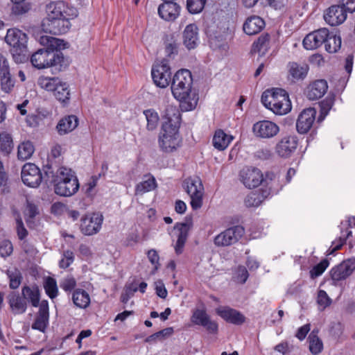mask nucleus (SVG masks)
<instances>
[{"label":"nucleus","mask_w":355,"mask_h":355,"mask_svg":"<svg viewBox=\"0 0 355 355\" xmlns=\"http://www.w3.org/2000/svg\"><path fill=\"white\" fill-rule=\"evenodd\" d=\"M46 178L43 177L40 168L33 163L25 164L21 169V180L23 182L30 187H38L42 179Z\"/></svg>","instance_id":"ddd939ff"},{"label":"nucleus","mask_w":355,"mask_h":355,"mask_svg":"<svg viewBox=\"0 0 355 355\" xmlns=\"http://www.w3.org/2000/svg\"><path fill=\"white\" fill-rule=\"evenodd\" d=\"M144 114L147 121L146 128L150 131L156 129L159 120L157 112L153 109H148L144 111Z\"/></svg>","instance_id":"a19ab883"},{"label":"nucleus","mask_w":355,"mask_h":355,"mask_svg":"<svg viewBox=\"0 0 355 355\" xmlns=\"http://www.w3.org/2000/svg\"><path fill=\"white\" fill-rule=\"evenodd\" d=\"M288 80L292 83L304 80L308 73L309 67L306 64H299L297 62L288 64Z\"/></svg>","instance_id":"cd10ccee"},{"label":"nucleus","mask_w":355,"mask_h":355,"mask_svg":"<svg viewBox=\"0 0 355 355\" xmlns=\"http://www.w3.org/2000/svg\"><path fill=\"white\" fill-rule=\"evenodd\" d=\"M329 30L320 28L308 34L303 40V46L307 50H313L324 44Z\"/></svg>","instance_id":"aec40b11"},{"label":"nucleus","mask_w":355,"mask_h":355,"mask_svg":"<svg viewBox=\"0 0 355 355\" xmlns=\"http://www.w3.org/2000/svg\"><path fill=\"white\" fill-rule=\"evenodd\" d=\"M207 0H187V8L191 14H198L202 11Z\"/></svg>","instance_id":"49530a36"},{"label":"nucleus","mask_w":355,"mask_h":355,"mask_svg":"<svg viewBox=\"0 0 355 355\" xmlns=\"http://www.w3.org/2000/svg\"><path fill=\"white\" fill-rule=\"evenodd\" d=\"M216 312L224 320L234 324H242L245 320L241 312L229 306L218 307L216 309Z\"/></svg>","instance_id":"5701e85b"},{"label":"nucleus","mask_w":355,"mask_h":355,"mask_svg":"<svg viewBox=\"0 0 355 355\" xmlns=\"http://www.w3.org/2000/svg\"><path fill=\"white\" fill-rule=\"evenodd\" d=\"M21 294L24 298L28 300L34 307H40V291L37 285L32 286H24L21 289Z\"/></svg>","instance_id":"2f4dec72"},{"label":"nucleus","mask_w":355,"mask_h":355,"mask_svg":"<svg viewBox=\"0 0 355 355\" xmlns=\"http://www.w3.org/2000/svg\"><path fill=\"white\" fill-rule=\"evenodd\" d=\"M35 37L41 45L46 46V49H58L64 48V46L63 40L42 33L37 34Z\"/></svg>","instance_id":"72a5a7b5"},{"label":"nucleus","mask_w":355,"mask_h":355,"mask_svg":"<svg viewBox=\"0 0 355 355\" xmlns=\"http://www.w3.org/2000/svg\"><path fill=\"white\" fill-rule=\"evenodd\" d=\"M37 214H38L37 207L32 203H28L26 209V215L28 216L27 223H29L30 219L35 218Z\"/></svg>","instance_id":"338daca9"},{"label":"nucleus","mask_w":355,"mask_h":355,"mask_svg":"<svg viewBox=\"0 0 355 355\" xmlns=\"http://www.w3.org/2000/svg\"><path fill=\"white\" fill-rule=\"evenodd\" d=\"M347 15L343 8L340 6L334 5L327 9L324 18L327 24L334 26L343 23L347 19Z\"/></svg>","instance_id":"b1692460"},{"label":"nucleus","mask_w":355,"mask_h":355,"mask_svg":"<svg viewBox=\"0 0 355 355\" xmlns=\"http://www.w3.org/2000/svg\"><path fill=\"white\" fill-rule=\"evenodd\" d=\"M16 229L19 239L23 240L27 236L28 231L25 228L20 217H18L16 219Z\"/></svg>","instance_id":"052dcab7"},{"label":"nucleus","mask_w":355,"mask_h":355,"mask_svg":"<svg viewBox=\"0 0 355 355\" xmlns=\"http://www.w3.org/2000/svg\"><path fill=\"white\" fill-rule=\"evenodd\" d=\"M318 331H312L309 336V350L314 354H320L323 349V343L318 336Z\"/></svg>","instance_id":"58836bf2"},{"label":"nucleus","mask_w":355,"mask_h":355,"mask_svg":"<svg viewBox=\"0 0 355 355\" xmlns=\"http://www.w3.org/2000/svg\"><path fill=\"white\" fill-rule=\"evenodd\" d=\"M56 99L62 103H66L69 100V89L66 83H61L53 92Z\"/></svg>","instance_id":"c03bdc74"},{"label":"nucleus","mask_w":355,"mask_h":355,"mask_svg":"<svg viewBox=\"0 0 355 355\" xmlns=\"http://www.w3.org/2000/svg\"><path fill=\"white\" fill-rule=\"evenodd\" d=\"M46 181L53 183L55 193L60 196L69 197L79 189V182L76 173L71 168L60 166L56 170L46 165L44 169Z\"/></svg>","instance_id":"7ed1b4c3"},{"label":"nucleus","mask_w":355,"mask_h":355,"mask_svg":"<svg viewBox=\"0 0 355 355\" xmlns=\"http://www.w3.org/2000/svg\"><path fill=\"white\" fill-rule=\"evenodd\" d=\"M0 80L1 89L6 93L10 92L15 85V81L12 79L10 71H8V74L0 75Z\"/></svg>","instance_id":"3c124183"},{"label":"nucleus","mask_w":355,"mask_h":355,"mask_svg":"<svg viewBox=\"0 0 355 355\" xmlns=\"http://www.w3.org/2000/svg\"><path fill=\"white\" fill-rule=\"evenodd\" d=\"M182 42L188 50L196 49L200 44L199 29L196 24L186 26L182 33Z\"/></svg>","instance_id":"a211bd4d"},{"label":"nucleus","mask_w":355,"mask_h":355,"mask_svg":"<svg viewBox=\"0 0 355 355\" xmlns=\"http://www.w3.org/2000/svg\"><path fill=\"white\" fill-rule=\"evenodd\" d=\"M338 6L345 10V12L352 13L355 12V0H340Z\"/></svg>","instance_id":"e2e57ef3"},{"label":"nucleus","mask_w":355,"mask_h":355,"mask_svg":"<svg viewBox=\"0 0 355 355\" xmlns=\"http://www.w3.org/2000/svg\"><path fill=\"white\" fill-rule=\"evenodd\" d=\"M352 232L351 230L347 231L346 235L340 236L338 239L334 241L331 247L327 250L328 254H333L336 251L340 250L343 244L346 242V239L351 236Z\"/></svg>","instance_id":"de8ad7c7"},{"label":"nucleus","mask_w":355,"mask_h":355,"mask_svg":"<svg viewBox=\"0 0 355 355\" xmlns=\"http://www.w3.org/2000/svg\"><path fill=\"white\" fill-rule=\"evenodd\" d=\"M317 302L319 306L324 309L330 305L331 300L324 291L320 290L318 293Z\"/></svg>","instance_id":"bf43d9fd"},{"label":"nucleus","mask_w":355,"mask_h":355,"mask_svg":"<svg viewBox=\"0 0 355 355\" xmlns=\"http://www.w3.org/2000/svg\"><path fill=\"white\" fill-rule=\"evenodd\" d=\"M264 199L263 193L254 191L250 192L244 200V204L247 207H256L261 205Z\"/></svg>","instance_id":"79ce46f5"},{"label":"nucleus","mask_w":355,"mask_h":355,"mask_svg":"<svg viewBox=\"0 0 355 355\" xmlns=\"http://www.w3.org/2000/svg\"><path fill=\"white\" fill-rule=\"evenodd\" d=\"M192 84L191 73L188 69L178 71L171 82L173 96L181 103L182 107L186 111L195 109L198 101V94L191 92Z\"/></svg>","instance_id":"20e7f679"},{"label":"nucleus","mask_w":355,"mask_h":355,"mask_svg":"<svg viewBox=\"0 0 355 355\" xmlns=\"http://www.w3.org/2000/svg\"><path fill=\"white\" fill-rule=\"evenodd\" d=\"M186 191L191 198V206L193 209H200L202 205L203 185L200 178H188L184 181Z\"/></svg>","instance_id":"6e6552de"},{"label":"nucleus","mask_w":355,"mask_h":355,"mask_svg":"<svg viewBox=\"0 0 355 355\" xmlns=\"http://www.w3.org/2000/svg\"><path fill=\"white\" fill-rule=\"evenodd\" d=\"M103 216L99 213L88 214L81 218L80 231L87 236L97 234L101 229Z\"/></svg>","instance_id":"f8f14e48"},{"label":"nucleus","mask_w":355,"mask_h":355,"mask_svg":"<svg viewBox=\"0 0 355 355\" xmlns=\"http://www.w3.org/2000/svg\"><path fill=\"white\" fill-rule=\"evenodd\" d=\"M141 241L139 232L137 230L132 231L128 234L124 241L126 246H133Z\"/></svg>","instance_id":"4d7b16f0"},{"label":"nucleus","mask_w":355,"mask_h":355,"mask_svg":"<svg viewBox=\"0 0 355 355\" xmlns=\"http://www.w3.org/2000/svg\"><path fill=\"white\" fill-rule=\"evenodd\" d=\"M240 178L246 187L251 189L257 187L263 182V175L257 168L245 167L241 171Z\"/></svg>","instance_id":"dca6fc26"},{"label":"nucleus","mask_w":355,"mask_h":355,"mask_svg":"<svg viewBox=\"0 0 355 355\" xmlns=\"http://www.w3.org/2000/svg\"><path fill=\"white\" fill-rule=\"evenodd\" d=\"M355 270V259H347L341 263L333 267L330 271V275L334 284L345 279Z\"/></svg>","instance_id":"f3484780"},{"label":"nucleus","mask_w":355,"mask_h":355,"mask_svg":"<svg viewBox=\"0 0 355 355\" xmlns=\"http://www.w3.org/2000/svg\"><path fill=\"white\" fill-rule=\"evenodd\" d=\"M8 303L15 315L23 314L27 309V302L17 292H11L7 296Z\"/></svg>","instance_id":"a878e982"},{"label":"nucleus","mask_w":355,"mask_h":355,"mask_svg":"<svg viewBox=\"0 0 355 355\" xmlns=\"http://www.w3.org/2000/svg\"><path fill=\"white\" fill-rule=\"evenodd\" d=\"M334 98H327L320 104V116L324 118L329 113V110L334 105Z\"/></svg>","instance_id":"6e6d98bb"},{"label":"nucleus","mask_w":355,"mask_h":355,"mask_svg":"<svg viewBox=\"0 0 355 355\" xmlns=\"http://www.w3.org/2000/svg\"><path fill=\"white\" fill-rule=\"evenodd\" d=\"M265 27V21L259 16L247 18L243 26V31L249 35H256Z\"/></svg>","instance_id":"c85d7f7f"},{"label":"nucleus","mask_w":355,"mask_h":355,"mask_svg":"<svg viewBox=\"0 0 355 355\" xmlns=\"http://www.w3.org/2000/svg\"><path fill=\"white\" fill-rule=\"evenodd\" d=\"M7 275L9 279V286L12 289L17 288L21 284L22 275L17 269L7 270Z\"/></svg>","instance_id":"a18cd8bd"},{"label":"nucleus","mask_w":355,"mask_h":355,"mask_svg":"<svg viewBox=\"0 0 355 355\" xmlns=\"http://www.w3.org/2000/svg\"><path fill=\"white\" fill-rule=\"evenodd\" d=\"M13 149V141L11 135L2 132L0 139V150L6 155H8Z\"/></svg>","instance_id":"37998d69"},{"label":"nucleus","mask_w":355,"mask_h":355,"mask_svg":"<svg viewBox=\"0 0 355 355\" xmlns=\"http://www.w3.org/2000/svg\"><path fill=\"white\" fill-rule=\"evenodd\" d=\"M46 17L42 26L45 33L53 35L64 34L70 28V20L78 16V11L64 1L51 2L46 8Z\"/></svg>","instance_id":"f257e3e1"},{"label":"nucleus","mask_w":355,"mask_h":355,"mask_svg":"<svg viewBox=\"0 0 355 355\" xmlns=\"http://www.w3.org/2000/svg\"><path fill=\"white\" fill-rule=\"evenodd\" d=\"M147 257L151 264L153 266V272H155L160 267L159 256L157 251L155 249H151L146 252Z\"/></svg>","instance_id":"864d4df0"},{"label":"nucleus","mask_w":355,"mask_h":355,"mask_svg":"<svg viewBox=\"0 0 355 355\" xmlns=\"http://www.w3.org/2000/svg\"><path fill=\"white\" fill-rule=\"evenodd\" d=\"M244 228L236 225L227 228L215 236L214 243L217 247H225L236 243L244 234Z\"/></svg>","instance_id":"9b49d317"},{"label":"nucleus","mask_w":355,"mask_h":355,"mask_svg":"<svg viewBox=\"0 0 355 355\" xmlns=\"http://www.w3.org/2000/svg\"><path fill=\"white\" fill-rule=\"evenodd\" d=\"M6 42L11 47L10 52L16 62H23L28 51V36L17 28H10L5 37Z\"/></svg>","instance_id":"0eeeda50"},{"label":"nucleus","mask_w":355,"mask_h":355,"mask_svg":"<svg viewBox=\"0 0 355 355\" xmlns=\"http://www.w3.org/2000/svg\"><path fill=\"white\" fill-rule=\"evenodd\" d=\"M60 83L61 80L57 77L42 76L37 79V85L48 92H53Z\"/></svg>","instance_id":"c9c22d12"},{"label":"nucleus","mask_w":355,"mask_h":355,"mask_svg":"<svg viewBox=\"0 0 355 355\" xmlns=\"http://www.w3.org/2000/svg\"><path fill=\"white\" fill-rule=\"evenodd\" d=\"M316 110L309 107L304 110L298 116L296 127L297 131L301 133H306L312 127L315 119Z\"/></svg>","instance_id":"4be33fe9"},{"label":"nucleus","mask_w":355,"mask_h":355,"mask_svg":"<svg viewBox=\"0 0 355 355\" xmlns=\"http://www.w3.org/2000/svg\"><path fill=\"white\" fill-rule=\"evenodd\" d=\"M191 320L194 324L203 327L209 334H215L218 332L217 322L212 320L204 309H196L193 312Z\"/></svg>","instance_id":"4468645a"},{"label":"nucleus","mask_w":355,"mask_h":355,"mask_svg":"<svg viewBox=\"0 0 355 355\" xmlns=\"http://www.w3.org/2000/svg\"><path fill=\"white\" fill-rule=\"evenodd\" d=\"M49 324V308L47 300H42L40 304L38 312L36 313L35 318L31 327L33 329L38 330L41 332H45Z\"/></svg>","instance_id":"6ab92c4d"},{"label":"nucleus","mask_w":355,"mask_h":355,"mask_svg":"<svg viewBox=\"0 0 355 355\" xmlns=\"http://www.w3.org/2000/svg\"><path fill=\"white\" fill-rule=\"evenodd\" d=\"M193 226L191 218H186L184 223H176L174 226L173 237L176 239L174 245L175 251L177 254L182 253L184 245L188 239L189 232Z\"/></svg>","instance_id":"9d476101"},{"label":"nucleus","mask_w":355,"mask_h":355,"mask_svg":"<svg viewBox=\"0 0 355 355\" xmlns=\"http://www.w3.org/2000/svg\"><path fill=\"white\" fill-rule=\"evenodd\" d=\"M329 262L327 259L322 260L319 263L314 266L310 270L309 274L311 279H315L320 276L327 268Z\"/></svg>","instance_id":"09e8293b"},{"label":"nucleus","mask_w":355,"mask_h":355,"mask_svg":"<svg viewBox=\"0 0 355 355\" xmlns=\"http://www.w3.org/2000/svg\"><path fill=\"white\" fill-rule=\"evenodd\" d=\"M249 274L245 266H239L236 270V279L241 284H244L248 278Z\"/></svg>","instance_id":"69168bd1"},{"label":"nucleus","mask_w":355,"mask_h":355,"mask_svg":"<svg viewBox=\"0 0 355 355\" xmlns=\"http://www.w3.org/2000/svg\"><path fill=\"white\" fill-rule=\"evenodd\" d=\"M261 102L275 114L283 115L291 110V103L287 92L281 88L266 90L261 95Z\"/></svg>","instance_id":"39448f33"},{"label":"nucleus","mask_w":355,"mask_h":355,"mask_svg":"<svg viewBox=\"0 0 355 355\" xmlns=\"http://www.w3.org/2000/svg\"><path fill=\"white\" fill-rule=\"evenodd\" d=\"M74 304L80 309H85L90 304V297L87 291L83 289H76L72 295Z\"/></svg>","instance_id":"f704fd0d"},{"label":"nucleus","mask_w":355,"mask_h":355,"mask_svg":"<svg viewBox=\"0 0 355 355\" xmlns=\"http://www.w3.org/2000/svg\"><path fill=\"white\" fill-rule=\"evenodd\" d=\"M270 37L268 34L261 35L259 38L253 43L252 49L254 52L260 53L263 50H266L269 43Z\"/></svg>","instance_id":"8fccbe9b"},{"label":"nucleus","mask_w":355,"mask_h":355,"mask_svg":"<svg viewBox=\"0 0 355 355\" xmlns=\"http://www.w3.org/2000/svg\"><path fill=\"white\" fill-rule=\"evenodd\" d=\"M44 288L46 294L51 299L55 298L58 295V288L56 280L51 277H47L44 282Z\"/></svg>","instance_id":"ea45409f"},{"label":"nucleus","mask_w":355,"mask_h":355,"mask_svg":"<svg viewBox=\"0 0 355 355\" xmlns=\"http://www.w3.org/2000/svg\"><path fill=\"white\" fill-rule=\"evenodd\" d=\"M180 6L173 1H165L158 8V14L166 21H173L179 15Z\"/></svg>","instance_id":"393cba45"},{"label":"nucleus","mask_w":355,"mask_h":355,"mask_svg":"<svg viewBox=\"0 0 355 355\" xmlns=\"http://www.w3.org/2000/svg\"><path fill=\"white\" fill-rule=\"evenodd\" d=\"M78 125V119L75 115H69L60 120L56 128L61 135L73 130Z\"/></svg>","instance_id":"7c9ffc66"},{"label":"nucleus","mask_w":355,"mask_h":355,"mask_svg":"<svg viewBox=\"0 0 355 355\" xmlns=\"http://www.w3.org/2000/svg\"><path fill=\"white\" fill-rule=\"evenodd\" d=\"M252 131L257 137L270 139L278 134L279 128L275 123L271 121L263 120L253 125Z\"/></svg>","instance_id":"2eb2a0df"},{"label":"nucleus","mask_w":355,"mask_h":355,"mask_svg":"<svg viewBox=\"0 0 355 355\" xmlns=\"http://www.w3.org/2000/svg\"><path fill=\"white\" fill-rule=\"evenodd\" d=\"M60 288L64 291H71L76 286V281L73 277H67L60 282Z\"/></svg>","instance_id":"13d9d810"},{"label":"nucleus","mask_w":355,"mask_h":355,"mask_svg":"<svg viewBox=\"0 0 355 355\" xmlns=\"http://www.w3.org/2000/svg\"><path fill=\"white\" fill-rule=\"evenodd\" d=\"M162 118L164 122L158 137L159 147L164 153H172L180 146L181 113L177 106L168 104Z\"/></svg>","instance_id":"f03ea898"},{"label":"nucleus","mask_w":355,"mask_h":355,"mask_svg":"<svg viewBox=\"0 0 355 355\" xmlns=\"http://www.w3.org/2000/svg\"><path fill=\"white\" fill-rule=\"evenodd\" d=\"M298 145L297 137L289 135L284 137L276 145L275 151L282 157H288L295 151Z\"/></svg>","instance_id":"412c9836"},{"label":"nucleus","mask_w":355,"mask_h":355,"mask_svg":"<svg viewBox=\"0 0 355 355\" xmlns=\"http://www.w3.org/2000/svg\"><path fill=\"white\" fill-rule=\"evenodd\" d=\"M341 47V37L339 35L334 33H329L324 42L325 50L333 53L337 52Z\"/></svg>","instance_id":"e433bc0d"},{"label":"nucleus","mask_w":355,"mask_h":355,"mask_svg":"<svg viewBox=\"0 0 355 355\" xmlns=\"http://www.w3.org/2000/svg\"><path fill=\"white\" fill-rule=\"evenodd\" d=\"M275 351L285 355L288 354L293 349V346L289 345L287 341H282L274 347Z\"/></svg>","instance_id":"0e129e2a"},{"label":"nucleus","mask_w":355,"mask_h":355,"mask_svg":"<svg viewBox=\"0 0 355 355\" xmlns=\"http://www.w3.org/2000/svg\"><path fill=\"white\" fill-rule=\"evenodd\" d=\"M234 139L232 135L227 134L223 130L218 129L215 131L212 139L214 147L218 150H225Z\"/></svg>","instance_id":"c756f323"},{"label":"nucleus","mask_w":355,"mask_h":355,"mask_svg":"<svg viewBox=\"0 0 355 355\" xmlns=\"http://www.w3.org/2000/svg\"><path fill=\"white\" fill-rule=\"evenodd\" d=\"M31 62L38 69L58 67L59 69L64 65V58L58 49H40L32 54Z\"/></svg>","instance_id":"423d86ee"},{"label":"nucleus","mask_w":355,"mask_h":355,"mask_svg":"<svg viewBox=\"0 0 355 355\" xmlns=\"http://www.w3.org/2000/svg\"><path fill=\"white\" fill-rule=\"evenodd\" d=\"M328 89L327 82L325 80H316L306 88V96L310 100H316L322 97Z\"/></svg>","instance_id":"bb28decb"},{"label":"nucleus","mask_w":355,"mask_h":355,"mask_svg":"<svg viewBox=\"0 0 355 355\" xmlns=\"http://www.w3.org/2000/svg\"><path fill=\"white\" fill-rule=\"evenodd\" d=\"M74 261L73 252L71 250L63 252L62 257L59 261V266L61 268H67Z\"/></svg>","instance_id":"603ef678"},{"label":"nucleus","mask_w":355,"mask_h":355,"mask_svg":"<svg viewBox=\"0 0 355 355\" xmlns=\"http://www.w3.org/2000/svg\"><path fill=\"white\" fill-rule=\"evenodd\" d=\"M14 5L12 8V12L15 15H19L27 12L29 9V5L23 3H13Z\"/></svg>","instance_id":"680f3d73"},{"label":"nucleus","mask_w":355,"mask_h":355,"mask_svg":"<svg viewBox=\"0 0 355 355\" xmlns=\"http://www.w3.org/2000/svg\"><path fill=\"white\" fill-rule=\"evenodd\" d=\"M309 331H310V324H304L297 329V331L295 334V337L297 338L300 340H303L306 338V336Z\"/></svg>","instance_id":"774afa93"},{"label":"nucleus","mask_w":355,"mask_h":355,"mask_svg":"<svg viewBox=\"0 0 355 355\" xmlns=\"http://www.w3.org/2000/svg\"><path fill=\"white\" fill-rule=\"evenodd\" d=\"M13 251V246L9 240L0 242V256L3 258L9 257Z\"/></svg>","instance_id":"5fc2aeb1"},{"label":"nucleus","mask_w":355,"mask_h":355,"mask_svg":"<svg viewBox=\"0 0 355 355\" xmlns=\"http://www.w3.org/2000/svg\"><path fill=\"white\" fill-rule=\"evenodd\" d=\"M157 187L156 180L151 174H146L143 177V180L135 187V193L144 194L151 191Z\"/></svg>","instance_id":"473e14b6"},{"label":"nucleus","mask_w":355,"mask_h":355,"mask_svg":"<svg viewBox=\"0 0 355 355\" xmlns=\"http://www.w3.org/2000/svg\"><path fill=\"white\" fill-rule=\"evenodd\" d=\"M151 76L155 85L160 88H166L171 81V71L166 60L155 64L151 69Z\"/></svg>","instance_id":"1a4fd4ad"},{"label":"nucleus","mask_w":355,"mask_h":355,"mask_svg":"<svg viewBox=\"0 0 355 355\" xmlns=\"http://www.w3.org/2000/svg\"><path fill=\"white\" fill-rule=\"evenodd\" d=\"M34 151L35 148L31 141H23L18 146L17 157L21 160L28 159L32 156Z\"/></svg>","instance_id":"4c0bfd02"}]
</instances>
